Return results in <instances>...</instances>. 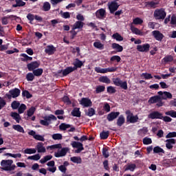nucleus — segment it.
<instances>
[{
  "instance_id": "50",
  "label": "nucleus",
  "mask_w": 176,
  "mask_h": 176,
  "mask_svg": "<svg viewBox=\"0 0 176 176\" xmlns=\"http://www.w3.org/2000/svg\"><path fill=\"white\" fill-rule=\"evenodd\" d=\"M36 153V148H26L24 150L25 154L32 155Z\"/></svg>"
},
{
  "instance_id": "14",
  "label": "nucleus",
  "mask_w": 176,
  "mask_h": 176,
  "mask_svg": "<svg viewBox=\"0 0 176 176\" xmlns=\"http://www.w3.org/2000/svg\"><path fill=\"white\" fill-rule=\"evenodd\" d=\"M145 7L147 9H156L159 5V2H155L154 1H148L144 3Z\"/></svg>"
},
{
  "instance_id": "54",
  "label": "nucleus",
  "mask_w": 176,
  "mask_h": 176,
  "mask_svg": "<svg viewBox=\"0 0 176 176\" xmlns=\"http://www.w3.org/2000/svg\"><path fill=\"white\" fill-rule=\"evenodd\" d=\"M35 17H36V15H34V14H32L31 13H29L27 15V19L30 21V24H32V22L34 21V20H35Z\"/></svg>"
},
{
  "instance_id": "37",
  "label": "nucleus",
  "mask_w": 176,
  "mask_h": 176,
  "mask_svg": "<svg viewBox=\"0 0 176 176\" xmlns=\"http://www.w3.org/2000/svg\"><path fill=\"white\" fill-rule=\"evenodd\" d=\"M105 90V87L103 85H99L96 87V90H95V94H101L102 92H104Z\"/></svg>"
},
{
  "instance_id": "35",
  "label": "nucleus",
  "mask_w": 176,
  "mask_h": 176,
  "mask_svg": "<svg viewBox=\"0 0 176 176\" xmlns=\"http://www.w3.org/2000/svg\"><path fill=\"white\" fill-rule=\"evenodd\" d=\"M100 139L101 140H107V138L109 137V131H102L100 134Z\"/></svg>"
},
{
  "instance_id": "57",
  "label": "nucleus",
  "mask_w": 176,
  "mask_h": 176,
  "mask_svg": "<svg viewBox=\"0 0 176 176\" xmlns=\"http://www.w3.org/2000/svg\"><path fill=\"white\" fill-rule=\"evenodd\" d=\"M142 142L144 145H148V144H152V139L151 138H144L143 140H142Z\"/></svg>"
},
{
  "instance_id": "52",
  "label": "nucleus",
  "mask_w": 176,
  "mask_h": 176,
  "mask_svg": "<svg viewBox=\"0 0 176 176\" xmlns=\"http://www.w3.org/2000/svg\"><path fill=\"white\" fill-rule=\"evenodd\" d=\"M22 96L23 97H26L27 99H30V98H32V95L30 93L29 91H27V90L23 91Z\"/></svg>"
},
{
  "instance_id": "6",
  "label": "nucleus",
  "mask_w": 176,
  "mask_h": 176,
  "mask_svg": "<svg viewBox=\"0 0 176 176\" xmlns=\"http://www.w3.org/2000/svg\"><path fill=\"white\" fill-rule=\"evenodd\" d=\"M52 120L56 121L57 120V117H56L54 115H50L49 116H45L44 118V120H40V124L43 126H48L50 125L49 122H50Z\"/></svg>"
},
{
  "instance_id": "38",
  "label": "nucleus",
  "mask_w": 176,
  "mask_h": 176,
  "mask_svg": "<svg viewBox=\"0 0 176 176\" xmlns=\"http://www.w3.org/2000/svg\"><path fill=\"white\" fill-rule=\"evenodd\" d=\"M41 155H39L38 153L36 154V155H32V156H29L28 157V160H33V161H38L39 160H41Z\"/></svg>"
},
{
  "instance_id": "46",
  "label": "nucleus",
  "mask_w": 176,
  "mask_h": 176,
  "mask_svg": "<svg viewBox=\"0 0 176 176\" xmlns=\"http://www.w3.org/2000/svg\"><path fill=\"white\" fill-rule=\"evenodd\" d=\"M21 56L23 58H21V61L27 62V61H32V57L28 56L26 54H21Z\"/></svg>"
},
{
  "instance_id": "23",
  "label": "nucleus",
  "mask_w": 176,
  "mask_h": 176,
  "mask_svg": "<svg viewBox=\"0 0 176 176\" xmlns=\"http://www.w3.org/2000/svg\"><path fill=\"white\" fill-rule=\"evenodd\" d=\"M85 25V23L80 21H77L73 25L72 29L76 30V29H82L83 26Z\"/></svg>"
},
{
  "instance_id": "9",
  "label": "nucleus",
  "mask_w": 176,
  "mask_h": 176,
  "mask_svg": "<svg viewBox=\"0 0 176 176\" xmlns=\"http://www.w3.org/2000/svg\"><path fill=\"white\" fill-rule=\"evenodd\" d=\"M41 66V62L39 61H34L30 63L27 65V68L28 71L32 72L36 69H38Z\"/></svg>"
},
{
  "instance_id": "33",
  "label": "nucleus",
  "mask_w": 176,
  "mask_h": 176,
  "mask_svg": "<svg viewBox=\"0 0 176 176\" xmlns=\"http://www.w3.org/2000/svg\"><path fill=\"white\" fill-rule=\"evenodd\" d=\"M99 82L109 85L111 83V80L107 76H101L99 78Z\"/></svg>"
},
{
  "instance_id": "30",
  "label": "nucleus",
  "mask_w": 176,
  "mask_h": 176,
  "mask_svg": "<svg viewBox=\"0 0 176 176\" xmlns=\"http://www.w3.org/2000/svg\"><path fill=\"white\" fill-rule=\"evenodd\" d=\"M112 38L116 40L118 42H122L124 41V37L118 32L112 34Z\"/></svg>"
},
{
  "instance_id": "34",
  "label": "nucleus",
  "mask_w": 176,
  "mask_h": 176,
  "mask_svg": "<svg viewBox=\"0 0 176 176\" xmlns=\"http://www.w3.org/2000/svg\"><path fill=\"white\" fill-rule=\"evenodd\" d=\"M11 117L16 120L17 123H20V120H21V116L16 112H12L11 113Z\"/></svg>"
},
{
  "instance_id": "56",
  "label": "nucleus",
  "mask_w": 176,
  "mask_h": 176,
  "mask_svg": "<svg viewBox=\"0 0 176 176\" xmlns=\"http://www.w3.org/2000/svg\"><path fill=\"white\" fill-rule=\"evenodd\" d=\"M131 31L133 34H135L136 35H139V36L142 35V32H141V30L140 29L136 28H131Z\"/></svg>"
},
{
  "instance_id": "5",
  "label": "nucleus",
  "mask_w": 176,
  "mask_h": 176,
  "mask_svg": "<svg viewBox=\"0 0 176 176\" xmlns=\"http://www.w3.org/2000/svg\"><path fill=\"white\" fill-rule=\"evenodd\" d=\"M148 103L150 104H156V106L158 107H161L163 106L164 102H162V99L160 96H151L148 100Z\"/></svg>"
},
{
  "instance_id": "28",
  "label": "nucleus",
  "mask_w": 176,
  "mask_h": 176,
  "mask_svg": "<svg viewBox=\"0 0 176 176\" xmlns=\"http://www.w3.org/2000/svg\"><path fill=\"white\" fill-rule=\"evenodd\" d=\"M72 116L73 117L80 118L81 116L80 108H74V109L72 111Z\"/></svg>"
},
{
  "instance_id": "43",
  "label": "nucleus",
  "mask_w": 176,
  "mask_h": 176,
  "mask_svg": "<svg viewBox=\"0 0 176 176\" xmlns=\"http://www.w3.org/2000/svg\"><path fill=\"white\" fill-rule=\"evenodd\" d=\"M142 23H143V20L140 17L135 18L134 19H133V22H132V23L134 24L135 25H142Z\"/></svg>"
},
{
  "instance_id": "58",
  "label": "nucleus",
  "mask_w": 176,
  "mask_h": 176,
  "mask_svg": "<svg viewBox=\"0 0 176 176\" xmlns=\"http://www.w3.org/2000/svg\"><path fill=\"white\" fill-rule=\"evenodd\" d=\"M107 91L109 94H114L116 92V90L115 89L114 87L110 86L107 87Z\"/></svg>"
},
{
  "instance_id": "59",
  "label": "nucleus",
  "mask_w": 176,
  "mask_h": 176,
  "mask_svg": "<svg viewBox=\"0 0 176 176\" xmlns=\"http://www.w3.org/2000/svg\"><path fill=\"white\" fill-rule=\"evenodd\" d=\"M120 60L121 58L118 55L113 56L111 58H110V61L111 62L116 61L117 63H120Z\"/></svg>"
},
{
  "instance_id": "7",
  "label": "nucleus",
  "mask_w": 176,
  "mask_h": 176,
  "mask_svg": "<svg viewBox=\"0 0 176 176\" xmlns=\"http://www.w3.org/2000/svg\"><path fill=\"white\" fill-rule=\"evenodd\" d=\"M71 145L73 148H77L74 151V153H80V152H82L84 150L82 143L74 141L72 142Z\"/></svg>"
},
{
  "instance_id": "3",
  "label": "nucleus",
  "mask_w": 176,
  "mask_h": 176,
  "mask_svg": "<svg viewBox=\"0 0 176 176\" xmlns=\"http://www.w3.org/2000/svg\"><path fill=\"white\" fill-rule=\"evenodd\" d=\"M166 12H165L163 8L156 9L153 13L155 20H164L166 17Z\"/></svg>"
},
{
  "instance_id": "18",
  "label": "nucleus",
  "mask_w": 176,
  "mask_h": 176,
  "mask_svg": "<svg viewBox=\"0 0 176 176\" xmlns=\"http://www.w3.org/2000/svg\"><path fill=\"white\" fill-rule=\"evenodd\" d=\"M74 71L76 70L72 67H67L66 69L61 70L63 77L68 76Z\"/></svg>"
},
{
  "instance_id": "64",
  "label": "nucleus",
  "mask_w": 176,
  "mask_h": 176,
  "mask_svg": "<svg viewBox=\"0 0 176 176\" xmlns=\"http://www.w3.org/2000/svg\"><path fill=\"white\" fill-rule=\"evenodd\" d=\"M176 132H170L168 134L166 135V138H175Z\"/></svg>"
},
{
  "instance_id": "61",
  "label": "nucleus",
  "mask_w": 176,
  "mask_h": 176,
  "mask_svg": "<svg viewBox=\"0 0 176 176\" xmlns=\"http://www.w3.org/2000/svg\"><path fill=\"white\" fill-rule=\"evenodd\" d=\"M166 116H169L171 118H176V111H173V110H171V111H166Z\"/></svg>"
},
{
  "instance_id": "27",
  "label": "nucleus",
  "mask_w": 176,
  "mask_h": 176,
  "mask_svg": "<svg viewBox=\"0 0 176 176\" xmlns=\"http://www.w3.org/2000/svg\"><path fill=\"white\" fill-rule=\"evenodd\" d=\"M12 129L18 133H25V129L21 126V125H12Z\"/></svg>"
},
{
  "instance_id": "41",
  "label": "nucleus",
  "mask_w": 176,
  "mask_h": 176,
  "mask_svg": "<svg viewBox=\"0 0 176 176\" xmlns=\"http://www.w3.org/2000/svg\"><path fill=\"white\" fill-rule=\"evenodd\" d=\"M174 60L173 58V56L172 55H168L166 56H165L164 58H163V61L165 63H171L173 62Z\"/></svg>"
},
{
  "instance_id": "26",
  "label": "nucleus",
  "mask_w": 176,
  "mask_h": 176,
  "mask_svg": "<svg viewBox=\"0 0 176 176\" xmlns=\"http://www.w3.org/2000/svg\"><path fill=\"white\" fill-rule=\"evenodd\" d=\"M82 65L83 63L78 58H76V62L74 63V67L72 68L76 71L78 68H81Z\"/></svg>"
},
{
  "instance_id": "45",
  "label": "nucleus",
  "mask_w": 176,
  "mask_h": 176,
  "mask_svg": "<svg viewBox=\"0 0 176 176\" xmlns=\"http://www.w3.org/2000/svg\"><path fill=\"white\" fill-rule=\"evenodd\" d=\"M35 75H34L33 73L32 72H28L26 75V80L28 81H33L34 80H35Z\"/></svg>"
},
{
  "instance_id": "53",
  "label": "nucleus",
  "mask_w": 176,
  "mask_h": 176,
  "mask_svg": "<svg viewBox=\"0 0 176 176\" xmlns=\"http://www.w3.org/2000/svg\"><path fill=\"white\" fill-rule=\"evenodd\" d=\"M108 147H104L102 148V155L105 157L108 158L109 157V154L108 153Z\"/></svg>"
},
{
  "instance_id": "15",
  "label": "nucleus",
  "mask_w": 176,
  "mask_h": 176,
  "mask_svg": "<svg viewBox=\"0 0 176 176\" xmlns=\"http://www.w3.org/2000/svg\"><path fill=\"white\" fill-rule=\"evenodd\" d=\"M119 6H120L118 5V3L116 1H111L110 5L109 6V9L110 10V13L114 14L115 12L118 10Z\"/></svg>"
},
{
  "instance_id": "17",
  "label": "nucleus",
  "mask_w": 176,
  "mask_h": 176,
  "mask_svg": "<svg viewBox=\"0 0 176 176\" xmlns=\"http://www.w3.org/2000/svg\"><path fill=\"white\" fill-rule=\"evenodd\" d=\"M69 151V148L66 147V148H63L60 149V152L55 153L54 156L56 157H64L66 155V154Z\"/></svg>"
},
{
  "instance_id": "20",
  "label": "nucleus",
  "mask_w": 176,
  "mask_h": 176,
  "mask_svg": "<svg viewBox=\"0 0 176 176\" xmlns=\"http://www.w3.org/2000/svg\"><path fill=\"white\" fill-rule=\"evenodd\" d=\"M111 48L113 50H116L117 52H123V50H124L123 46L120 45V44H117V43H112Z\"/></svg>"
},
{
  "instance_id": "16",
  "label": "nucleus",
  "mask_w": 176,
  "mask_h": 176,
  "mask_svg": "<svg viewBox=\"0 0 176 176\" xmlns=\"http://www.w3.org/2000/svg\"><path fill=\"white\" fill-rule=\"evenodd\" d=\"M56 50H57L53 45H47V47L45 50V54H48L49 56H52V55L54 54V53Z\"/></svg>"
},
{
  "instance_id": "55",
  "label": "nucleus",
  "mask_w": 176,
  "mask_h": 176,
  "mask_svg": "<svg viewBox=\"0 0 176 176\" xmlns=\"http://www.w3.org/2000/svg\"><path fill=\"white\" fill-rule=\"evenodd\" d=\"M153 153H164V150L163 148H160L159 146H157L153 148Z\"/></svg>"
},
{
  "instance_id": "31",
  "label": "nucleus",
  "mask_w": 176,
  "mask_h": 176,
  "mask_svg": "<svg viewBox=\"0 0 176 176\" xmlns=\"http://www.w3.org/2000/svg\"><path fill=\"white\" fill-rule=\"evenodd\" d=\"M33 72V75H34L35 76H41L42 74H43V69L42 68H38L34 70H32Z\"/></svg>"
},
{
  "instance_id": "4",
  "label": "nucleus",
  "mask_w": 176,
  "mask_h": 176,
  "mask_svg": "<svg viewBox=\"0 0 176 176\" xmlns=\"http://www.w3.org/2000/svg\"><path fill=\"white\" fill-rule=\"evenodd\" d=\"M9 94H6V97L10 100L12 98H16L19 97L21 94V90L19 88H14L8 91Z\"/></svg>"
},
{
  "instance_id": "12",
  "label": "nucleus",
  "mask_w": 176,
  "mask_h": 176,
  "mask_svg": "<svg viewBox=\"0 0 176 176\" xmlns=\"http://www.w3.org/2000/svg\"><path fill=\"white\" fill-rule=\"evenodd\" d=\"M120 114V113L119 111H111L107 116V120L109 122H113L119 117Z\"/></svg>"
},
{
  "instance_id": "29",
  "label": "nucleus",
  "mask_w": 176,
  "mask_h": 176,
  "mask_svg": "<svg viewBox=\"0 0 176 176\" xmlns=\"http://www.w3.org/2000/svg\"><path fill=\"white\" fill-rule=\"evenodd\" d=\"M94 46L98 50H103L104 49V45L102 44L101 41H96L94 43Z\"/></svg>"
},
{
  "instance_id": "42",
  "label": "nucleus",
  "mask_w": 176,
  "mask_h": 176,
  "mask_svg": "<svg viewBox=\"0 0 176 176\" xmlns=\"http://www.w3.org/2000/svg\"><path fill=\"white\" fill-rule=\"evenodd\" d=\"M138 120V116H133L130 117V118L126 120L127 122L129 123H137Z\"/></svg>"
},
{
  "instance_id": "11",
  "label": "nucleus",
  "mask_w": 176,
  "mask_h": 176,
  "mask_svg": "<svg viewBox=\"0 0 176 176\" xmlns=\"http://www.w3.org/2000/svg\"><path fill=\"white\" fill-rule=\"evenodd\" d=\"M148 118H151V120H154V119L162 120L163 119V114L162 113H160L157 111H155L151 112L148 116Z\"/></svg>"
},
{
  "instance_id": "44",
  "label": "nucleus",
  "mask_w": 176,
  "mask_h": 176,
  "mask_svg": "<svg viewBox=\"0 0 176 176\" xmlns=\"http://www.w3.org/2000/svg\"><path fill=\"white\" fill-rule=\"evenodd\" d=\"M27 109V106L25 104H21L18 108V113L19 114L24 113L25 111Z\"/></svg>"
},
{
  "instance_id": "10",
  "label": "nucleus",
  "mask_w": 176,
  "mask_h": 176,
  "mask_svg": "<svg viewBox=\"0 0 176 176\" xmlns=\"http://www.w3.org/2000/svg\"><path fill=\"white\" fill-rule=\"evenodd\" d=\"M150 48H151V45L148 43L137 45V50L138 52H148Z\"/></svg>"
},
{
  "instance_id": "39",
  "label": "nucleus",
  "mask_w": 176,
  "mask_h": 176,
  "mask_svg": "<svg viewBox=\"0 0 176 176\" xmlns=\"http://www.w3.org/2000/svg\"><path fill=\"white\" fill-rule=\"evenodd\" d=\"M36 110V109L35 107H33V106L31 107L28 110V111H27V113H28V116L29 118H31V117L34 115V113H35Z\"/></svg>"
},
{
  "instance_id": "24",
  "label": "nucleus",
  "mask_w": 176,
  "mask_h": 176,
  "mask_svg": "<svg viewBox=\"0 0 176 176\" xmlns=\"http://www.w3.org/2000/svg\"><path fill=\"white\" fill-rule=\"evenodd\" d=\"M125 123V118L124 116L123 115L120 116V117H118V120H117V126L118 127H121L122 126H123V124Z\"/></svg>"
},
{
  "instance_id": "2",
  "label": "nucleus",
  "mask_w": 176,
  "mask_h": 176,
  "mask_svg": "<svg viewBox=\"0 0 176 176\" xmlns=\"http://www.w3.org/2000/svg\"><path fill=\"white\" fill-rule=\"evenodd\" d=\"M112 82L116 87H120L122 90H127L129 89L126 81H122L118 77L113 78Z\"/></svg>"
},
{
  "instance_id": "13",
  "label": "nucleus",
  "mask_w": 176,
  "mask_h": 176,
  "mask_svg": "<svg viewBox=\"0 0 176 176\" xmlns=\"http://www.w3.org/2000/svg\"><path fill=\"white\" fill-rule=\"evenodd\" d=\"M153 36L157 41L162 42L164 36L159 30H154L151 32Z\"/></svg>"
},
{
  "instance_id": "47",
  "label": "nucleus",
  "mask_w": 176,
  "mask_h": 176,
  "mask_svg": "<svg viewBox=\"0 0 176 176\" xmlns=\"http://www.w3.org/2000/svg\"><path fill=\"white\" fill-rule=\"evenodd\" d=\"M71 162H72L73 163H76V164H81L82 163V160L80 157H72L70 158Z\"/></svg>"
},
{
  "instance_id": "62",
  "label": "nucleus",
  "mask_w": 176,
  "mask_h": 176,
  "mask_svg": "<svg viewBox=\"0 0 176 176\" xmlns=\"http://www.w3.org/2000/svg\"><path fill=\"white\" fill-rule=\"evenodd\" d=\"M63 102L68 105H70L72 104V101L70 100L69 96H63Z\"/></svg>"
},
{
  "instance_id": "19",
  "label": "nucleus",
  "mask_w": 176,
  "mask_h": 176,
  "mask_svg": "<svg viewBox=\"0 0 176 176\" xmlns=\"http://www.w3.org/2000/svg\"><path fill=\"white\" fill-rule=\"evenodd\" d=\"M106 11L103 8L96 10V16L97 19H103L105 16Z\"/></svg>"
},
{
  "instance_id": "21",
  "label": "nucleus",
  "mask_w": 176,
  "mask_h": 176,
  "mask_svg": "<svg viewBox=\"0 0 176 176\" xmlns=\"http://www.w3.org/2000/svg\"><path fill=\"white\" fill-rule=\"evenodd\" d=\"M16 4L12 5V8H16L18 7H24L26 5V3L23 0H14Z\"/></svg>"
},
{
  "instance_id": "51",
  "label": "nucleus",
  "mask_w": 176,
  "mask_h": 176,
  "mask_svg": "<svg viewBox=\"0 0 176 176\" xmlns=\"http://www.w3.org/2000/svg\"><path fill=\"white\" fill-rule=\"evenodd\" d=\"M11 107L12 109H18L20 107V102L16 100H14L12 104Z\"/></svg>"
},
{
  "instance_id": "32",
  "label": "nucleus",
  "mask_w": 176,
  "mask_h": 176,
  "mask_svg": "<svg viewBox=\"0 0 176 176\" xmlns=\"http://www.w3.org/2000/svg\"><path fill=\"white\" fill-rule=\"evenodd\" d=\"M12 17H16V16L14 15H11V16H3L1 19V23L3 25H8V19H11Z\"/></svg>"
},
{
  "instance_id": "48",
  "label": "nucleus",
  "mask_w": 176,
  "mask_h": 176,
  "mask_svg": "<svg viewBox=\"0 0 176 176\" xmlns=\"http://www.w3.org/2000/svg\"><path fill=\"white\" fill-rule=\"evenodd\" d=\"M70 127H71V125H70V124H65V123H62V124L59 126L60 130V131H66L67 129H69Z\"/></svg>"
},
{
  "instance_id": "40",
  "label": "nucleus",
  "mask_w": 176,
  "mask_h": 176,
  "mask_svg": "<svg viewBox=\"0 0 176 176\" xmlns=\"http://www.w3.org/2000/svg\"><path fill=\"white\" fill-rule=\"evenodd\" d=\"M80 104H81L84 107H89V98H82L80 101Z\"/></svg>"
},
{
  "instance_id": "36",
  "label": "nucleus",
  "mask_w": 176,
  "mask_h": 176,
  "mask_svg": "<svg viewBox=\"0 0 176 176\" xmlns=\"http://www.w3.org/2000/svg\"><path fill=\"white\" fill-rule=\"evenodd\" d=\"M117 70L116 67H107L102 69V74H107L108 72H115Z\"/></svg>"
},
{
  "instance_id": "8",
  "label": "nucleus",
  "mask_w": 176,
  "mask_h": 176,
  "mask_svg": "<svg viewBox=\"0 0 176 176\" xmlns=\"http://www.w3.org/2000/svg\"><path fill=\"white\" fill-rule=\"evenodd\" d=\"M157 94L161 98L162 100L173 98V94L166 91H159Z\"/></svg>"
},
{
  "instance_id": "1",
  "label": "nucleus",
  "mask_w": 176,
  "mask_h": 176,
  "mask_svg": "<svg viewBox=\"0 0 176 176\" xmlns=\"http://www.w3.org/2000/svg\"><path fill=\"white\" fill-rule=\"evenodd\" d=\"M14 161L12 160H2L1 166L3 171H14L16 168V165L12 164Z\"/></svg>"
},
{
  "instance_id": "49",
  "label": "nucleus",
  "mask_w": 176,
  "mask_h": 176,
  "mask_svg": "<svg viewBox=\"0 0 176 176\" xmlns=\"http://www.w3.org/2000/svg\"><path fill=\"white\" fill-rule=\"evenodd\" d=\"M136 168L135 164H131L127 165L126 168H125V171H134Z\"/></svg>"
},
{
  "instance_id": "60",
  "label": "nucleus",
  "mask_w": 176,
  "mask_h": 176,
  "mask_svg": "<svg viewBox=\"0 0 176 176\" xmlns=\"http://www.w3.org/2000/svg\"><path fill=\"white\" fill-rule=\"evenodd\" d=\"M142 76H144L145 80H151V79L153 78V76H152L151 74L146 73V72L142 73Z\"/></svg>"
},
{
  "instance_id": "63",
  "label": "nucleus",
  "mask_w": 176,
  "mask_h": 176,
  "mask_svg": "<svg viewBox=\"0 0 176 176\" xmlns=\"http://www.w3.org/2000/svg\"><path fill=\"white\" fill-rule=\"evenodd\" d=\"M52 139L54 140H60L63 139V135L57 133V134H54L52 135Z\"/></svg>"
},
{
  "instance_id": "25",
  "label": "nucleus",
  "mask_w": 176,
  "mask_h": 176,
  "mask_svg": "<svg viewBox=\"0 0 176 176\" xmlns=\"http://www.w3.org/2000/svg\"><path fill=\"white\" fill-rule=\"evenodd\" d=\"M44 144L42 142H38L36 148H37L38 153H45L46 148L43 146Z\"/></svg>"
},
{
  "instance_id": "22",
  "label": "nucleus",
  "mask_w": 176,
  "mask_h": 176,
  "mask_svg": "<svg viewBox=\"0 0 176 176\" xmlns=\"http://www.w3.org/2000/svg\"><path fill=\"white\" fill-rule=\"evenodd\" d=\"M52 9V6L50 5L49 1H45L43 3V7H41V10L43 12H49Z\"/></svg>"
}]
</instances>
